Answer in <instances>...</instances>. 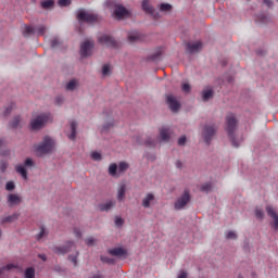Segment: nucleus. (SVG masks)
Instances as JSON below:
<instances>
[{"label": "nucleus", "mask_w": 278, "mask_h": 278, "mask_svg": "<svg viewBox=\"0 0 278 278\" xmlns=\"http://www.w3.org/2000/svg\"><path fill=\"white\" fill-rule=\"evenodd\" d=\"M51 49H55V47H60V39L58 37H54L50 41Z\"/></svg>", "instance_id": "obj_50"}, {"label": "nucleus", "mask_w": 278, "mask_h": 278, "mask_svg": "<svg viewBox=\"0 0 278 278\" xmlns=\"http://www.w3.org/2000/svg\"><path fill=\"white\" fill-rule=\"evenodd\" d=\"M98 41L100 45H106V47H112L113 49H116L118 47V42H116V39L110 35H102L98 38Z\"/></svg>", "instance_id": "obj_10"}, {"label": "nucleus", "mask_w": 278, "mask_h": 278, "mask_svg": "<svg viewBox=\"0 0 278 278\" xmlns=\"http://www.w3.org/2000/svg\"><path fill=\"white\" fill-rule=\"evenodd\" d=\"M227 240H238V235L235 231H228L226 233Z\"/></svg>", "instance_id": "obj_48"}, {"label": "nucleus", "mask_w": 278, "mask_h": 278, "mask_svg": "<svg viewBox=\"0 0 278 278\" xmlns=\"http://www.w3.org/2000/svg\"><path fill=\"white\" fill-rule=\"evenodd\" d=\"M114 207H116V201L114 200H109L105 203L98 205L100 212H110L111 210H114Z\"/></svg>", "instance_id": "obj_14"}, {"label": "nucleus", "mask_w": 278, "mask_h": 278, "mask_svg": "<svg viewBox=\"0 0 278 278\" xmlns=\"http://www.w3.org/2000/svg\"><path fill=\"white\" fill-rule=\"evenodd\" d=\"M34 149L38 157L49 155L50 153H53L55 149V141L51 137L46 136L39 144L34 146Z\"/></svg>", "instance_id": "obj_3"}, {"label": "nucleus", "mask_w": 278, "mask_h": 278, "mask_svg": "<svg viewBox=\"0 0 278 278\" xmlns=\"http://www.w3.org/2000/svg\"><path fill=\"white\" fill-rule=\"evenodd\" d=\"M23 121V117L21 115H15L11 122H9L10 129H18V126L21 125Z\"/></svg>", "instance_id": "obj_19"}, {"label": "nucleus", "mask_w": 278, "mask_h": 278, "mask_svg": "<svg viewBox=\"0 0 278 278\" xmlns=\"http://www.w3.org/2000/svg\"><path fill=\"white\" fill-rule=\"evenodd\" d=\"M157 9L160 12H172L173 11V4L170 3H160L157 5Z\"/></svg>", "instance_id": "obj_29"}, {"label": "nucleus", "mask_w": 278, "mask_h": 278, "mask_svg": "<svg viewBox=\"0 0 278 278\" xmlns=\"http://www.w3.org/2000/svg\"><path fill=\"white\" fill-rule=\"evenodd\" d=\"M75 241L73 240H68V241H65L64 245H63V249L65 250V254H68L71 253V251L73 249H75Z\"/></svg>", "instance_id": "obj_28"}, {"label": "nucleus", "mask_w": 278, "mask_h": 278, "mask_svg": "<svg viewBox=\"0 0 278 278\" xmlns=\"http://www.w3.org/2000/svg\"><path fill=\"white\" fill-rule=\"evenodd\" d=\"M52 253L55 255H66V250H64V245H55L52 248Z\"/></svg>", "instance_id": "obj_30"}, {"label": "nucleus", "mask_w": 278, "mask_h": 278, "mask_svg": "<svg viewBox=\"0 0 278 278\" xmlns=\"http://www.w3.org/2000/svg\"><path fill=\"white\" fill-rule=\"evenodd\" d=\"M45 227H41L40 232L37 235V240H42V238H45Z\"/></svg>", "instance_id": "obj_58"}, {"label": "nucleus", "mask_w": 278, "mask_h": 278, "mask_svg": "<svg viewBox=\"0 0 278 278\" xmlns=\"http://www.w3.org/2000/svg\"><path fill=\"white\" fill-rule=\"evenodd\" d=\"M216 134H218V126L216 124H206L203 126L201 136L207 147L212 144V140H214Z\"/></svg>", "instance_id": "obj_5"}, {"label": "nucleus", "mask_w": 278, "mask_h": 278, "mask_svg": "<svg viewBox=\"0 0 278 278\" xmlns=\"http://www.w3.org/2000/svg\"><path fill=\"white\" fill-rule=\"evenodd\" d=\"M162 58V49L156 50L155 53L148 56V60H151L152 62H156V60H160Z\"/></svg>", "instance_id": "obj_35"}, {"label": "nucleus", "mask_w": 278, "mask_h": 278, "mask_svg": "<svg viewBox=\"0 0 278 278\" xmlns=\"http://www.w3.org/2000/svg\"><path fill=\"white\" fill-rule=\"evenodd\" d=\"M165 103L173 114H178L179 110H181V102L173 93L165 94Z\"/></svg>", "instance_id": "obj_7"}, {"label": "nucleus", "mask_w": 278, "mask_h": 278, "mask_svg": "<svg viewBox=\"0 0 278 278\" xmlns=\"http://www.w3.org/2000/svg\"><path fill=\"white\" fill-rule=\"evenodd\" d=\"M90 157L93 160V162H101V160H103L101 153L99 152H92Z\"/></svg>", "instance_id": "obj_45"}, {"label": "nucleus", "mask_w": 278, "mask_h": 278, "mask_svg": "<svg viewBox=\"0 0 278 278\" xmlns=\"http://www.w3.org/2000/svg\"><path fill=\"white\" fill-rule=\"evenodd\" d=\"M8 166H9V164L7 161H1L0 162V172L5 173L8 170Z\"/></svg>", "instance_id": "obj_52"}, {"label": "nucleus", "mask_w": 278, "mask_h": 278, "mask_svg": "<svg viewBox=\"0 0 278 278\" xmlns=\"http://www.w3.org/2000/svg\"><path fill=\"white\" fill-rule=\"evenodd\" d=\"M177 278H188V271L181 269L177 276Z\"/></svg>", "instance_id": "obj_59"}, {"label": "nucleus", "mask_w": 278, "mask_h": 278, "mask_svg": "<svg viewBox=\"0 0 278 278\" xmlns=\"http://www.w3.org/2000/svg\"><path fill=\"white\" fill-rule=\"evenodd\" d=\"M14 220H18V214H13L10 216H7L4 218H2V223H14Z\"/></svg>", "instance_id": "obj_37"}, {"label": "nucleus", "mask_w": 278, "mask_h": 278, "mask_svg": "<svg viewBox=\"0 0 278 278\" xmlns=\"http://www.w3.org/2000/svg\"><path fill=\"white\" fill-rule=\"evenodd\" d=\"M42 10H51L55 5V0H45L40 2Z\"/></svg>", "instance_id": "obj_27"}, {"label": "nucleus", "mask_w": 278, "mask_h": 278, "mask_svg": "<svg viewBox=\"0 0 278 278\" xmlns=\"http://www.w3.org/2000/svg\"><path fill=\"white\" fill-rule=\"evenodd\" d=\"M203 49V42L201 41H195V42H187L186 43V51L187 53H199Z\"/></svg>", "instance_id": "obj_11"}, {"label": "nucleus", "mask_w": 278, "mask_h": 278, "mask_svg": "<svg viewBox=\"0 0 278 278\" xmlns=\"http://www.w3.org/2000/svg\"><path fill=\"white\" fill-rule=\"evenodd\" d=\"M125 192H127V186L125 184L119 185L117 190V201H125Z\"/></svg>", "instance_id": "obj_20"}, {"label": "nucleus", "mask_w": 278, "mask_h": 278, "mask_svg": "<svg viewBox=\"0 0 278 278\" xmlns=\"http://www.w3.org/2000/svg\"><path fill=\"white\" fill-rule=\"evenodd\" d=\"M109 255L113 257H127V250L123 248H113L108 250Z\"/></svg>", "instance_id": "obj_15"}, {"label": "nucleus", "mask_w": 278, "mask_h": 278, "mask_svg": "<svg viewBox=\"0 0 278 278\" xmlns=\"http://www.w3.org/2000/svg\"><path fill=\"white\" fill-rule=\"evenodd\" d=\"M143 36L142 34L138 31H131L128 34V42H140L142 40Z\"/></svg>", "instance_id": "obj_18"}, {"label": "nucleus", "mask_w": 278, "mask_h": 278, "mask_svg": "<svg viewBox=\"0 0 278 278\" xmlns=\"http://www.w3.org/2000/svg\"><path fill=\"white\" fill-rule=\"evenodd\" d=\"M5 190L8 192H13V190H16V185L14 184V181H8L5 184Z\"/></svg>", "instance_id": "obj_43"}, {"label": "nucleus", "mask_w": 278, "mask_h": 278, "mask_svg": "<svg viewBox=\"0 0 278 278\" xmlns=\"http://www.w3.org/2000/svg\"><path fill=\"white\" fill-rule=\"evenodd\" d=\"M15 170H16V173H18V175H21L23 177V179L25 181H27L28 177H27V169H25V166L16 165Z\"/></svg>", "instance_id": "obj_26"}, {"label": "nucleus", "mask_w": 278, "mask_h": 278, "mask_svg": "<svg viewBox=\"0 0 278 278\" xmlns=\"http://www.w3.org/2000/svg\"><path fill=\"white\" fill-rule=\"evenodd\" d=\"M59 8H68L71 3H73V0H58Z\"/></svg>", "instance_id": "obj_41"}, {"label": "nucleus", "mask_w": 278, "mask_h": 278, "mask_svg": "<svg viewBox=\"0 0 278 278\" xmlns=\"http://www.w3.org/2000/svg\"><path fill=\"white\" fill-rule=\"evenodd\" d=\"M24 166L31 168L34 166V160H31V157L26 159L24 162Z\"/></svg>", "instance_id": "obj_56"}, {"label": "nucleus", "mask_w": 278, "mask_h": 278, "mask_svg": "<svg viewBox=\"0 0 278 278\" xmlns=\"http://www.w3.org/2000/svg\"><path fill=\"white\" fill-rule=\"evenodd\" d=\"M141 10L146 14H153V11L155 10V8H153V4H151V0H142Z\"/></svg>", "instance_id": "obj_17"}, {"label": "nucleus", "mask_w": 278, "mask_h": 278, "mask_svg": "<svg viewBox=\"0 0 278 278\" xmlns=\"http://www.w3.org/2000/svg\"><path fill=\"white\" fill-rule=\"evenodd\" d=\"M102 264H109L110 266L115 264L114 258L108 257V256H101L100 257Z\"/></svg>", "instance_id": "obj_42"}, {"label": "nucleus", "mask_w": 278, "mask_h": 278, "mask_svg": "<svg viewBox=\"0 0 278 278\" xmlns=\"http://www.w3.org/2000/svg\"><path fill=\"white\" fill-rule=\"evenodd\" d=\"M176 168H184V163L181 161H176Z\"/></svg>", "instance_id": "obj_64"}, {"label": "nucleus", "mask_w": 278, "mask_h": 278, "mask_svg": "<svg viewBox=\"0 0 278 278\" xmlns=\"http://www.w3.org/2000/svg\"><path fill=\"white\" fill-rule=\"evenodd\" d=\"M226 132L228 135V138L231 142V146L235 149H238L240 147V143L242 142V139L236 138V129H238V119L236 118V115L230 114L226 116Z\"/></svg>", "instance_id": "obj_1"}, {"label": "nucleus", "mask_w": 278, "mask_h": 278, "mask_svg": "<svg viewBox=\"0 0 278 278\" xmlns=\"http://www.w3.org/2000/svg\"><path fill=\"white\" fill-rule=\"evenodd\" d=\"M201 192H205L206 194L212 192V182H205L200 187Z\"/></svg>", "instance_id": "obj_36"}, {"label": "nucleus", "mask_w": 278, "mask_h": 278, "mask_svg": "<svg viewBox=\"0 0 278 278\" xmlns=\"http://www.w3.org/2000/svg\"><path fill=\"white\" fill-rule=\"evenodd\" d=\"M191 199L192 197L190 195V190L185 189L181 197L177 198V200L175 201L174 210L176 211L184 210V207H186V205L190 203Z\"/></svg>", "instance_id": "obj_8"}, {"label": "nucleus", "mask_w": 278, "mask_h": 278, "mask_svg": "<svg viewBox=\"0 0 278 278\" xmlns=\"http://www.w3.org/2000/svg\"><path fill=\"white\" fill-rule=\"evenodd\" d=\"M92 49H94V41L86 40L80 45V55L81 58H88L91 55Z\"/></svg>", "instance_id": "obj_9"}, {"label": "nucleus", "mask_w": 278, "mask_h": 278, "mask_svg": "<svg viewBox=\"0 0 278 278\" xmlns=\"http://www.w3.org/2000/svg\"><path fill=\"white\" fill-rule=\"evenodd\" d=\"M111 127H114V124H112V123L105 124V125L102 127V132H108V131H110V128H111Z\"/></svg>", "instance_id": "obj_57"}, {"label": "nucleus", "mask_w": 278, "mask_h": 278, "mask_svg": "<svg viewBox=\"0 0 278 278\" xmlns=\"http://www.w3.org/2000/svg\"><path fill=\"white\" fill-rule=\"evenodd\" d=\"M255 217L258 218V220H264V211L262 208H255L254 211Z\"/></svg>", "instance_id": "obj_44"}, {"label": "nucleus", "mask_w": 278, "mask_h": 278, "mask_svg": "<svg viewBox=\"0 0 278 278\" xmlns=\"http://www.w3.org/2000/svg\"><path fill=\"white\" fill-rule=\"evenodd\" d=\"M24 278H36V269L34 267L26 268Z\"/></svg>", "instance_id": "obj_32"}, {"label": "nucleus", "mask_w": 278, "mask_h": 278, "mask_svg": "<svg viewBox=\"0 0 278 278\" xmlns=\"http://www.w3.org/2000/svg\"><path fill=\"white\" fill-rule=\"evenodd\" d=\"M264 5H266L267 8H273V5H275V3L273 2V0H263Z\"/></svg>", "instance_id": "obj_61"}, {"label": "nucleus", "mask_w": 278, "mask_h": 278, "mask_svg": "<svg viewBox=\"0 0 278 278\" xmlns=\"http://www.w3.org/2000/svg\"><path fill=\"white\" fill-rule=\"evenodd\" d=\"M75 88H77V80H70L65 86V90H70L71 92H73Z\"/></svg>", "instance_id": "obj_38"}, {"label": "nucleus", "mask_w": 278, "mask_h": 278, "mask_svg": "<svg viewBox=\"0 0 278 278\" xmlns=\"http://www.w3.org/2000/svg\"><path fill=\"white\" fill-rule=\"evenodd\" d=\"M160 138L163 142H168V140H170V132L167 128H163L160 130Z\"/></svg>", "instance_id": "obj_25"}, {"label": "nucleus", "mask_w": 278, "mask_h": 278, "mask_svg": "<svg viewBox=\"0 0 278 278\" xmlns=\"http://www.w3.org/2000/svg\"><path fill=\"white\" fill-rule=\"evenodd\" d=\"M14 268H18V265L13 264V263H10V264L7 265V270H12Z\"/></svg>", "instance_id": "obj_62"}, {"label": "nucleus", "mask_w": 278, "mask_h": 278, "mask_svg": "<svg viewBox=\"0 0 278 278\" xmlns=\"http://www.w3.org/2000/svg\"><path fill=\"white\" fill-rule=\"evenodd\" d=\"M67 260L68 262H72V264L77 267L79 266V251L78 250H75V254H70L67 255Z\"/></svg>", "instance_id": "obj_21"}, {"label": "nucleus", "mask_w": 278, "mask_h": 278, "mask_svg": "<svg viewBox=\"0 0 278 278\" xmlns=\"http://www.w3.org/2000/svg\"><path fill=\"white\" fill-rule=\"evenodd\" d=\"M118 173H127L129 170V165L127 162H119L117 165Z\"/></svg>", "instance_id": "obj_31"}, {"label": "nucleus", "mask_w": 278, "mask_h": 278, "mask_svg": "<svg viewBox=\"0 0 278 278\" xmlns=\"http://www.w3.org/2000/svg\"><path fill=\"white\" fill-rule=\"evenodd\" d=\"M214 98V89H203L202 101L207 102L210 99Z\"/></svg>", "instance_id": "obj_22"}, {"label": "nucleus", "mask_w": 278, "mask_h": 278, "mask_svg": "<svg viewBox=\"0 0 278 278\" xmlns=\"http://www.w3.org/2000/svg\"><path fill=\"white\" fill-rule=\"evenodd\" d=\"M181 90L182 92H186V94H188L192 90V87L190 86V84L184 83L181 85Z\"/></svg>", "instance_id": "obj_47"}, {"label": "nucleus", "mask_w": 278, "mask_h": 278, "mask_svg": "<svg viewBox=\"0 0 278 278\" xmlns=\"http://www.w3.org/2000/svg\"><path fill=\"white\" fill-rule=\"evenodd\" d=\"M111 73H112V68H111L110 64H104L102 66V75H103V77H108V75H111Z\"/></svg>", "instance_id": "obj_39"}, {"label": "nucleus", "mask_w": 278, "mask_h": 278, "mask_svg": "<svg viewBox=\"0 0 278 278\" xmlns=\"http://www.w3.org/2000/svg\"><path fill=\"white\" fill-rule=\"evenodd\" d=\"M34 34H36V28L29 25L24 26V30H23L24 38H29V36H34Z\"/></svg>", "instance_id": "obj_24"}, {"label": "nucleus", "mask_w": 278, "mask_h": 278, "mask_svg": "<svg viewBox=\"0 0 278 278\" xmlns=\"http://www.w3.org/2000/svg\"><path fill=\"white\" fill-rule=\"evenodd\" d=\"M150 16H152L153 21H160V18H162V15L160 12H156L155 9L150 13Z\"/></svg>", "instance_id": "obj_51"}, {"label": "nucleus", "mask_w": 278, "mask_h": 278, "mask_svg": "<svg viewBox=\"0 0 278 278\" xmlns=\"http://www.w3.org/2000/svg\"><path fill=\"white\" fill-rule=\"evenodd\" d=\"M186 142H188V138L186 136H182L178 139L179 147H186Z\"/></svg>", "instance_id": "obj_53"}, {"label": "nucleus", "mask_w": 278, "mask_h": 278, "mask_svg": "<svg viewBox=\"0 0 278 278\" xmlns=\"http://www.w3.org/2000/svg\"><path fill=\"white\" fill-rule=\"evenodd\" d=\"M76 18L78 23H97L99 21V14L90 13L86 9H78Z\"/></svg>", "instance_id": "obj_6"}, {"label": "nucleus", "mask_w": 278, "mask_h": 278, "mask_svg": "<svg viewBox=\"0 0 278 278\" xmlns=\"http://www.w3.org/2000/svg\"><path fill=\"white\" fill-rule=\"evenodd\" d=\"M37 257H39V260H42V262H47V254H38Z\"/></svg>", "instance_id": "obj_63"}, {"label": "nucleus", "mask_w": 278, "mask_h": 278, "mask_svg": "<svg viewBox=\"0 0 278 278\" xmlns=\"http://www.w3.org/2000/svg\"><path fill=\"white\" fill-rule=\"evenodd\" d=\"M74 236L76 238H81V230L78 227L74 228Z\"/></svg>", "instance_id": "obj_60"}, {"label": "nucleus", "mask_w": 278, "mask_h": 278, "mask_svg": "<svg viewBox=\"0 0 278 278\" xmlns=\"http://www.w3.org/2000/svg\"><path fill=\"white\" fill-rule=\"evenodd\" d=\"M71 134L68 135L70 140H75L77 138V122H71Z\"/></svg>", "instance_id": "obj_23"}, {"label": "nucleus", "mask_w": 278, "mask_h": 278, "mask_svg": "<svg viewBox=\"0 0 278 278\" xmlns=\"http://www.w3.org/2000/svg\"><path fill=\"white\" fill-rule=\"evenodd\" d=\"M104 5L112 11V16H114L116 21H123L124 18H129V16H131V12L116 0H106Z\"/></svg>", "instance_id": "obj_2"}, {"label": "nucleus", "mask_w": 278, "mask_h": 278, "mask_svg": "<svg viewBox=\"0 0 278 278\" xmlns=\"http://www.w3.org/2000/svg\"><path fill=\"white\" fill-rule=\"evenodd\" d=\"M54 101H55V105H62L64 103V97L56 96Z\"/></svg>", "instance_id": "obj_55"}, {"label": "nucleus", "mask_w": 278, "mask_h": 278, "mask_svg": "<svg viewBox=\"0 0 278 278\" xmlns=\"http://www.w3.org/2000/svg\"><path fill=\"white\" fill-rule=\"evenodd\" d=\"M14 111V103H11L10 105H8L3 112H2V116H4V118H8V116H10V114H12V112Z\"/></svg>", "instance_id": "obj_34"}, {"label": "nucleus", "mask_w": 278, "mask_h": 278, "mask_svg": "<svg viewBox=\"0 0 278 278\" xmlns=\"http://www.w3.org/2000/svg\"><path fill=\"white\" fill-rule=\"evenodd\" d=\"M115 225L116 227H123V225H125V219H123V217H116Z\"/></svg>", "instance_id": "obj_54"}, {"label": "nucleus", "mask_w": 278, "mask_h": 278, "mask_svg": "<svg viewBox=\"0 0 278 278\" xmlns=\"http://www.w3.org/2000/svg\"><path fill=\"white\" fill-rule=\"evenodd\" d=\"M46 31H47V26L45 25H41L35 28V34H37V36H45Z\"/></svg>", "instance_id": "obj_40"}, {"label": "nucleus", "mask_w": 278, "mask_h": 278, "mask_svg": "<svg viewBox=\"0 0 278 278\" xmlns=\"http://www.w3.org/2000/svg\"><path fill=\"white\" fill-rule=\"evenodd\" d=\"M267 215H269L270 218L274 220V229L275 231H278V214L277 211H275V207L273 205L266 206Z\"/></svg>", "instance_id": "obj_12"}, {"label": "nucleus", "mask_w": 278, "mask_h": 278, "mask_svg": "<svg viewBox=\"0 0 278 278\" xmlns=\"http://www.w3.org/2000/svg\"><path fill=\"white\" fill-rule=\"evenodd\" d=\"M51 119V113H41L33 118L29 123L30 131H40Z\"/></svg>", "instance_id": "obj_4"}, {"label": "nucleus", "mask_w": 278, "mask_h": 278, "mask_svg": "<svg viewBox=\"0 0 278 278\" xmlns=\"http://www.w3.org/2000/svg\"><path fill=\"white\" fill-rule=\"evenodd\" d=\"M7 203L10 207H14V205H21V203H23V199L16 193H10L7 198Z\"/></svg>", "instance_id": "obj_13"}, {"label": "nucleus", "mask_w": 278, "mask_h": 278, "mask_svg": "<svg viewBox=\"0 0 278 278\" xmlns=\"http://www.w3.org/2000/svg\"><path fill=\"white\" fill-rule=\"evenodd\" d=\"M153 201H155V195L153 193H147L146 197L141 201V205H142V207H144V210H149V207H151V204L153 203Z\"/></svg>", "instance_id": "obj_16"}, {"label": "nucleus", "mask_w": 278, "mask_h": 278, "mask_svg": "<svg viewBox=\"0 0 278 278\" xmlns=\"http://www.w3.org/2000/svg\"><path fill=\"white\" fill-rule=\"evenodd\" d=\"M118 170V165L116 163H113L109 166V175L111 177H116V173Z\"/></svg>", "instance_id": "obj_33"}, {"label": "nucleus", "mask_w": 278, "mask_h": 278, "mask_svg": "<svg viewBox=\"0 0 278 278\" xmlns=\"http://www.w3.org/2000/svg\"><path fill=\"white\" fill-rule=\"evenodd\" d=\"M156 142L155 139L148 137L147 140L144 141L146 147H155Z\"/></svg>", "instance_id": "obj_49"}, {"label": "nucleus", "mask_w": 278, "mask_h": 278, "mask_svg": "<svg viewBox=\"0 0 278 278\" xmlns=\"http://www.w3.org/2000/svg\"><path fill=\"white\" fill-rule=\"evenodd\" d=\"M85 244H87V247H94V244H97V239L89 237L85 240Z\"/></svg>", "instance_id": "obj_46"}]
</instances>
